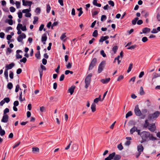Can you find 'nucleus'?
Returning <instances> with one entry per match:
<instances>
[{
    "label": "nucleus",
    "instance_id": "37998d69",
    "mask_svg": "<svg viewBox=\"0 0 160 160\" xmlns=\"http://www.w3.org/2000/svg\"><path fill=\"white\" fill-rule=\"evenodd\" d=\"M136 46V45H132L129 47L127 48V49H134Z\"/></svg>",
    "mask_w": 160,
    "mask_h": 160
},
{
    "label": "nucleus",
    "instance_id": "473e14b6",
    "mask_svg": "<svg viewBox=\"0 0 160 160\" xmlns=\"http://www.w3.org/2000/svg\"><path fill=\"white\" fill-rule=\"evenodd\" d=\"M98 35V32L97 30H95L92 33V36L94 37H96Z\"/></svg>",
    "mask_w": 160,
    "mask_h": 160
},
{
    "label": "nucleus",
    "instance_id": "4d7b16f0",
    "mask_svg": "<svg viewBox=\"0 0 160 160\" xmlns=\"http://www.w3.org/2000/svg\"><path fill=\"white\" fill-rule=\"evenodd\" d=\"M46 108L43 106H42L40 107V110L41 112H43L45 111Z\"/></svg>",
    "mask_w": 160,
    "mask_h": 160
},
{
    "label": "nucleus",
    "instance_id": "c9c22d12",
    "mask_svg": "<svg viewBox=\"0 0 160 160\" xmlns=\"http://www.w3.org/2000/svg\"><path fill=\"white\" fill-rule=\"evenodd\" d=\"M108 4L112 7H114V2L111 0L109 1L108 2Z\"/></svg>",
    "mask_w": 160,
    "mask_h": 160
},
{
    "label": "nucleus",
    "instance_id": "72a5a7b5",
    "mask_svg": "<svg viewBox=\"0 0 160 160\" xmlns=\"http://www.w3.org/2000/svg\"><path fill=\"white\" fill-rule=\"evenodd\" d=\"M118 49V47L117 46H114L112 49V51L114 52V53H116Z\"/></svg>",
    "mask_w": 160,
    "mask_h": 160
},
{
    "label": "nucleus",
    "instance_id": "f704fd0d",
    "mask_svg": "<svg viewBox=\"0 0 160 160\" xmlns=\"http://www.w3.org/2000/svg\"><path fill=\"white\" fill-rule=\"evenodd\" d=\"M9 111V109L8 108H6L3 111V115H6V114Z\"/></svg>",
    "mask_w": 160,
    "mask_h": 160
},
{
    "label": "nucleus",
    "instance_id": "7ed1b4c3",
    "mask_svg": "<svg viewBox=\"0 0 160 160\" xmlns=\"http://www.w3.org/2000/svg\"><path fill=\"white\" fill-rule=\"evenodd\" d=\"M150 133L149 132L145 131H142L141 132V137L142 139H145L147 140L150 136Z\"/></svg>",
    "mask_w": 160,
    "mask_h": 160
},
{
    "label": "nucleus",
    "instance_id": "f8f14e48",
    "mask_svg": "<svg viewBox=\"0 0 160 160\" xmlns=\"http://www.w3.org/2000/svg\"><path fill=\"white\" fill-rule=\"evenodd\" d=\"M22 25L20 23H18V24L17 27V29L18 30L17 32V34L18 35L22 33V32L20 30L21 28H22Z\"/></svg>",
    "mask_w": 160,
    "mask_h": 160
},
{
    "label": "nucleus",
    "instance_id": "bb28decb",
    "mask_svg": "<svg viewBox=\"0 0 160 160\" xmlns=\"http://www.w3.org/2000/svg\"><path fill=\"white\" fill-rule=\"evenodd\" d=\"M4 75L6 79H8V70H7V69H5L4 72Z\"/></svg>",
    "mask_w": 160,
    "mask_h": 160
},
{
    "label": "nucleus",
    "instance_id": "2eb2a0df",
    "mask_svg": "<svg viewBox=\"0 0 160 160\" xmlns=\"http://www.w3.org/2000/svg\"><path fill=\"white\" fill-rule=\"evenodd\" d=\"M110 78H108L105 79H102L101 80V82L103 84L107 83L110 81Z\"/></svg>",
    "mask_w": 160,
    "mask_h": 160
},
{
    "label": "nucleus",
    "instance_id": "4be33fe9",
    "mask_svg": "<svg viewBox=\"0 0 160 160\" xmlns=\"http://www.w3.org/2000/svg\"><path fill=\"white\" fill-rule=\"evenodd\" d=\"M77 10L79 11L78 16L80 17L83 12V11H82V8H78Z\"/></svg>",
    "mask_w": 160,
    "mask_h": 160
},
{
    "label": "nucleus",
    "instance_id": "ddd939ff",
    "mask_svg": "<svg viewBox=\"0 0 160 160\" xmlns=\"http://www.w3.org/2000/svg\"><path fill=\"white\" fill-rule=\"evenodd\" d=\"M75 88V86L74 85H72L70 88H69L68 91V92L70 93L71 95H72L73 93Z\"/></svg>",
    "mask_w": 160,
    "mask_h": 160
},
{
    "label": "nucleus",
    "instance_id": "052dcab7",
    "mask_svg": "<svg viewBox=\"0 0 160 160\" xmlns=\"http://www.w3.org/2000/svg\"><path fill=\"white\" fill-rule=\"evenodd\" d=\"M158 32V31L157 28H154L152 29V30L151 31V32L152 33H156Z\"/></svg>",
    "mask_w": 160,
    "mask_h": 160
},
{
    "label": "nucleus",
    "instance_id": "ea45409f",
    "mask_svg": "<svg viewBox=\"0 0 160 160\" xmlns=\"http://www.w3.org/2000/svg\"><path fill=\"white\" fill-rule=\"evenodd\" d=\"M148 40V38L146 37H144L142 38V41L144 42H146Z\"/></svg>",
    "mask_w": 160,
    "mask_h": 160
},
{
    "label": "nucleus",
    "instance_id": "4c0bfd02",
    "mask_svg": "<svg viewBox=\"0 0 160 160\" xmlns=\"http://www.w3.org/2000/svg\"><path fill=\"white\" fill-rule=\"evenodd\" d=\"M35 57L38 59H40V52L39 51L38 52L36 53L35 54Z\"/></svg>",
    "mask_w": 160,
    "mask_h": 160
},
{
    "label": "nucleus",
    "instance_id": "79ce46f5",
    "mask_svg": "<svg viewBox=\"0 0 160 160\" xmlns=\"http://www.w3.org/2000/svg\"><path fill=\"white\" fill-rule=\"evenodd\" d=\"M38 18L37 17H34V20L33 22V23L34 24H35L36 22L38 21Z\"/></svg>",
    "mask_w": 160,
    "mask_h": 160
},
{
    "label": "nucleus",
    "instance_id": "b1692460",
    "mask_svg": "<svg viewBox=\"0 0 160 160\" xmlns=\"http://www.w3.org/2000/svg\"><path fill=\"white\" fill-rule=\"evenodd\" d=\"M149 123L148 122V120L146 119L145 121V122L144 124L143 127L144 128H147L149 126Z\"/></svg>",
    "mask_w": 160,
    "mask_h": 160
},
{
    "label": "nucleus",
    "instance_id": "f03ea898",
    "mask_svg": "<svg viewBox=\"0 0 160 160\" xmlns=\"http://www.w3.org/2000/svg\"><path fill=\"white\" fill-rule=\"evenodd\" d=\"M92 76V74H89L86 78L85 80V88L87 89L90 86L91 82V77Z\"/></svg>",
    "mask_w": 160,
    "mask_h": 160
},
{
    "label": "nucleus",
    "instance_id": "58836bf2",
    "mask_svg": "<svg viewBox=\"0 0 160 160\" xmlns=\"http://www.w3.org/2000/svg\"><path fill=\"white\" fill-rule=\"evenodd\" d=\"M10 10L11 12H15L16 9L14 7L12 6L10 8Z\"/></svg>",
    "mask_w": 160,
    "mask_h": 160
},
{
    "label": "nucleus",
    "instance_id": "e433bc0d",
    "mask_svg": "<svg viewBox=\"0 0 160 160\" xmlns=\"http://www.w3.org/2000/svg\"><path fill=\"white\" fill-rule=\"evenodd\" d=\"M66 34V33H64L62 34V36L60 37V39L61 40H63L66 37V36L65 35Z\"/></svg>",
    "mask_w": 160,
    "mask_h": 160
},
{
    "label": "nucleus",
    "instance_id": "0e129e2a",
    "mask_svg": "<svg viewBox=\"0 0 160 160\" xmlns=\"http://www.w3.org/2000/svg\"><path fill=\"white\" fill-rule=\"evenodd\" d=\"M20 142H18L14 144V145L13 146V148H16L17 147H18L20 144Z\"/></svg>",
    "mask_w": 160,
    "mask_h": 160
},
{
    "label": "nucleus",
    "instance_id": "680f3d73",
    "mask_svg": "<svg viewBox=\"0 0 160 160\" xmlns=\"http://www.w3.org/2000/svg\"><path fill=\"white\" fill-rule=\"evenodd\" d=\"M64 77H65V76H64V74H62L60 78V79H59L60 81H63L64 79Z\"/></svg>",
    "mask_w": 160,
    "mask_h": 160
},
{
    "label": "nucleus",
    "instance_id": "0eeeda50",
    "mask_svg": "<svg viewBox=\"0 0 160 160\" xmlns=\"http://www.w3.org/2000/svg\"><path fill=\"white\" fill-rule=\"evenodd\" d=\"M26 38V35L24 33H22L17 38V40L19 42H22L23 38Z\"/></svg>",
    "mask_w": 160,
    "mask_h": 160
},
{
    "label": "nucleus",
    "instance_id": "774afa93",
    "mask_svg": "<svg viewBox=\"0 0 160 160\" xmlns=\"http://www.w3.org/2000/svg\"><path fill=\"white\" fill-rule=\"evenodd\" d=\"M5 132L4 130H2L0 131V135L2 136H3L5 134Z\"/></svg>",
    "mask_w": 160,
    "mask_h": 160
},
{
    "label": "nucleus",
    "instance_id": "393cba45",
    "mask_svg": "<svg viewBox=\"0 0 160 160\" xmlns=\"http://www.w3.org/2000/svg\"><path fill=\"white\" fill-rule=\"evenodd\" d=\"M132 66L133 64L132 63H131L129 64L128 69L127 71L128 73L129 72L131 71V70L132 68Z\"/></svg>",
    "mask_w": 160,
    "mask_h": 160
},
{
    "label": "nucleus",
    "instance_id": "2f4dec72",
    "mask_svg": "<svg viewBox=\"0 0 160 160\" xmlns=\"http://www.w3.org/2000/svg\"><path fill=\"white\" fill-rule=\"evenodd\" d=\"M5 22L8 23L10 25H11L13 24V20L12 19H8L7 21H5Z\"/></svg>",
    "mask_w": 160,
    "mask_h": 160
},
{
    "label": "nucleus",
    "instance_id": "5fc2aeb1",
    "mask_svg": "<svg viewBox=\"0 0 160 160\" xmlns=\"http://www.w3.org/2000/svg\"><path fill=\"white\" fill-rule=\"evenodd\" d=\"M11 49L10 48H8L7 49V50L6 51V54L7 55H9L11 53Z\"/></svg>",
    "mask_w": 160,
    "mask_h": 160
},
{
    "label": "nucleus",
    "instance_id": "69168bd1",
    "mask_svg": "<svg viewBox=\"0 0 160 160\" xmlns=\"http://www.w3.org/2000/svg\"><path fill=\"white\" fill-rule=\"evenodd\" d=\"M18 17L19 18H21L22 17V14L21 12H19L18 13Z\"/></svg>",
    "mask_w": 160,
    "mask_h": 160
},
{
    "label": "nucleus",
    "instance_id": "3c124183",
    "mask_svg": "<svg viewBox=\"0 0 160 160\" xmlns=\"http://www.w3.org/2000/svg\"><path fill=\"white\" fill-rule=\"evenodd\" d=\"M27 59L26 58L24 57L22 59H21L20 60V62H23L24 63H25L27 61Z\"/></svg>",
    "mask_w": 160,
    "mask_h": 160
},
{
    "label": "nucleus",
    "instance_id": "a19ab883",
    "mask_svg": "<svg viewBox=\"0 0 160 160\" xmlns=\"http://www.w3.org/2000/svg\"><path fill=\"white\" fill-rule=\"evenodd\" d=\"M106 18L107 17L105 15H102L101 17V20L102 21L103 20H106Z\"/></svg>",
    "mask_w": 160,
    "mask_h": 160
},
{
    "label": "nucleus",
    "instance_id": "13d9d810",
    "mask_svg": "<svg viewBox=\"0 0 160 160\" xmlns=\"http://www.w3.org/2000/svg\"><path fill=\"white\" fill-rule=\"evenodd\" d=\"M16 58L17 59L21 58L22 57V55H20L19 53H16Z\"/></svg>",
    "mask_w": 160,
    "mask_h": 160
},
{
    "label": "nucleus",
    "instance_id": "412c9836",
    "mask_svg": "<svg viewBox=\"0 0 160 160\" xmlns=\"http://www.w3.org/2000/svg\"><path fill=\"white\" fill-rule=\"evenodd\" d=\"M149 139L150 140L154 141L156 140H157V139L155 137H154L153 135L152 134H150V136L149 137Z\"/></svg>",
    "mask_w": 160,
    "mask_h": 160
},
{
    "label": "nucleus",
    "instance_id": "c85d7f7f",
    "mask_svg": "<svg viewBox=\"0 0 160 160\" xmlns=\"http://www.w3.org/2000/svg\"><path fill=\"white\" fill-rule=\"evenodd\" d=\"M140 94L142 95L144 94V91L143 88L142 87H141L140 88V91H139Z\"/></svg>",
    "mask_w": 160,
    "mask_h": 160
},
{
    "label": "nucleus",
    "instance_id": "6e6552de",
    "mask_svg": "<svg viewBox=\"0 0 160 160\" xmlns=\"http://www.w3.org/2000/svg\"><path fill=\"white\" fill-rule=\"evenodd\" d=\"M134 112L136 115L140 116L141 115V112L138 108V105L136 106L135 108Z\"/></svg>",
    "mask_w": 160,
    "mask_h": 160
},
{
    "label": "nucleus",
    "instance_id": "a211bd4d",
    "mask_svg": "<svg viewBox=\"0 0 160 160\" xmlns=\"http://www.w3.org/2000/svg\"><path fill=\"white\" fill-rule=\"evenodd\" d=\"M96 104L94 103H93L91 106V109L92 112H94L96 111Z\"/></svg>",
    "mask_w": 160,
    "mask_h": 160
},
{
    "label": "nucleus",
    "instance_id": "9d476101",
    "mask_svg": "<svg viewBox=\"0 0 160 160\" xmlns=\"http://www.w3.org/2000/svg\"><path fill=\"white\" fill-rule=\"evenodd\" d=\"M8 116L7 114L3 115L1 120V122L4 123L7 122L8 121Z\"/></svg>",
    "mask_w": 160,
    "mask_h": 160
},
{
    "label": "nucleus",
    "instance_id": "1a4fd4ad",
    "mask_svg": "<svg viewBox=\"0 0 160 160\" xmlns=\"http://www.w3.org/2000/svg\"><path fill=\"white\" fill-rule=\"evenodd\" d=\"M148 129L152 132H154L156 129L155 124L152 123L150 124L148 127Z\"/></svg>",
    "mask_w": 160,
    "mask_h": 160
},
{
    "label": "nucleus",
    "instance_id": "338daca9",
    "mask_svg": "<svg viewBox=\"0 0 160 160\" xmlns=\"http://www.w3.org/2000/svg\"><path fill=\"white\" fill-rule=\"evenodd\" d=\"M145 14L144 15V17L145 18H147L149 16V12H144Z\"/></svg>",
    "mask_w": 160,
    "mask_h": 160
},
{
    "label": "nucleus",
    "instance_id": "f257e3e1",
    "mask_svg": "<svg viewBox=\"0 0 160 160\" xmlns=\"http://www.w3.org/2000/svg\"><path fill=\"white\" fill-rule=\"evenodd\" d=\"M121 156L118 154L116 155L115 152H113L109 155V156L106 158L105 160H111L113 159L114 160H119L121 159Z\"/></svg>",
    "mask_w": 160,
    "mask_h": 160
},
{
    "label": "nucleus",
    "instance_id": "49530a36",
    "mask_svg": "<svg viewBox=\"0 0 160 160\" xmlns=\"http://www.w3.org/2000/svg\"><path fill=\"white\" fill-rule=\"evenodd\" d=\"M32 151L33 152H39V149L38 148H37V147L33 148H32Z\"/></svg>",
    "mask_w": 160,
    "mask_h": 160
},
{
    "label": "nucleus",
    "instance_id": "a878e982",
    "mask_svg": "<svg viewBox=\"0 0 160 160\" xmlns=\"http://www.w3.org/2000/svg\"><path fill=\"white\" fill-rule=\"evenodd\" d=\"M138 18L137 17L135 18L134 19L132 20V23L133 25H135L136 24L137 21L138 20Z\"/></svg>",
    "mask_w": 160,
    "mask_h": 160
},
{
    "label": "nucleus",
    "instance_id": "423d86ee",
    "mask_svg": "<svg viewBox=\"0 0 160 160\" xmlns=\"http://www.w3.org/2000/svg\"><path fill=\"white\" fill-rule=\"evenodd\" d=\"M105 64V61H102L99 64L98 69V72L99 73H100L102 71Z\"/></svg>",
    "mask_w": 160,
    "mask_h": 160
},
{
    "label": "nucleus",
    "instance_id": "dca6fc26",
    "mask_svg": "<svg viewBox=\"0 0 160 160\" xmlns=\"http://www.w3.org/2000/svg\"><path fill=\"white\" fill-rule=\"evenodd\" d=\"M150 31V29L148 28H145L142 30V32L144 33L149 32Z\"/></svg>",
    "mask_w": 160,
    "mask_h": 160
},
{
    "label": "nucleus",
    "instance_id": "bf43d9fd",
    "mask_svg": "<svg viewBox=\"0 0 160 160\" xmlns=\"http://www.w3.org/2000/svg\"><path fill=\"white\" fill-rule=\"evenodd\" d=\"M9 77L11 79H13V73L11 71L10 72Z\"/></svg>",
    "mask_w": 160,
    "mask_h": 160
},
{
    "label": "nucleus",
    "instance_id": "e2e57ef3",
    "mask_svg": "<svg viewBox=\"0 0 160 160\" xmlns=\"http://www.w3.org/2000/svg\"><path fill=\"white\" fill-rule=\"evenodd\" d=\"M20 88L19 85L18 84L16 86L15 91L16 92H18Z\"/></svg>",
    "mask_w": 160,
    "mask_h": 160
},
{
    "label": "nucleus",
    "instance_id": "f3484780",
    "mask_svg": "<svg viewBox=\"0 0 160 160\" xmlns=\"http://www.w3.org/2000/svg\"><path fill=\"white\" fill-rule=\"evenodd\" d=\"M47 39V35L46 33H44L43 34L42 36L41 41H46Z\"/></svg>",
    "mask_w": 160,
    "mask_h": 160
},
{
    "label": "nucleus",
    "instance_id": "cd10ccee",
    "mask_svg": "<svg viewBox=\"0 0 160 160\" xmlns=\"http://www.w3.org/2000/svg\"><path fill=\"white\" fill-rule=\"evenodd\" d=\"M47 8H46V11L47 13H49L51 10V7L50 6V5L49 4H47Z\"/></svg>",
    "mask_w": 160,
    "mask_h": 160
},
{
    "label": "nucleus",
    "instance_id": "5701e85b",
    "mask_svg": "<svg viewBox=\"0 0 160 160\" xmlns=\"http://www.w3.org/2000/svg\"><path fill=\"white\" fill-rule=\"evenodd\" d=\"M152 76H153L152 79H153L154 78H156L158 77H160V74H159L158 73L154 72L153 73Z\"/></svg>",
    "mask_w": 160,
    "mask_h": 160
},
{
    "label": "nucleus",
    "instance_id": "8fccbe9b",
    "mask_svg": "<svg viewBox=\"0 0 160 160\" xmlns=\"http://www.w3.org/2000/svg\"><path fill=\"white\" fill-rule=\"evenodd\" d=\"M3 100L5 101V102H6V103H8L10 101V99L9 98H5Z\"/></svg>",
    "mask_w": 160,
    "mask_h": 160
},
{
    "label": "nucleus",
    "instance_id": "c756f323",
    "mask_svg": "<svg viewBox=\"0 0 160 160\" xmlns=\"http://www.w3.org/2000/svg\"><path fill=\"white\" fill-rule=\"evenodd\" d=\"M13 87V85L11 82H9L8 83L7 85V88L9 89H11Z\"/></svg>",
    "mask_w": 160,
    "mask_h": 160
},
{
    "label": "nucleus",
    "instance_id": "864d4df0",
    "mask_svg": "<svg viewBox=\"0 0 160 160\" xmlns=\"http://www.w3.org/2000/svg\"><path fill=\"white\" fill-rule=\"evenodd\" d=\"M118 148L119 150H121L123 149V147L121 144H120L118 146Z\"/></svg>",
    "mask_w": 160,
    "mask_h": 160
},
{
    "label": "nucleus",
    "instance_id": "de8ad7c7",
    "mask_svg": "<svg viewBox=\"0 0 160 160\" xmlns=\"http://www.w3.org/2000/svg\"><path fill=\"white\" fill-rule=\"evenodd\" d=\"M100 54L102 55L103 57H106V55L104 53V51L103 50L101 51Z\"/></svg>",
    "mask_w": 160,
    "mask_h": 160
},
{
    "label": "nucleus",
    "instance_id": "603ef678",
    "mask_svg": "<svg viewBox=\"0 0 160 160\" xmlns=\"http://www.w3.org/2000/svg\"><path fill=\"white\" fill-rule=\"evenodd\" d=\"M15 4L17 8H20V2L18 1H16L15 3Z\"/></svg>",
    "mask_w": 160,
    "mask_h": 160
},
{
    "label": "nucleus",
    "instance_id": "7c9ffc66",
    "mask_svg": "<svg viewBox=\"0 0 160 160\" xmlns=\"http://www.w3.org/2000/svg\"><path fill=\"white\" fill-rule=\"evenodd\" d=\"M132 115V112L131 111H129L126 115V118H128L129 116Z\"/></svg>",
    "mask_w": 160,
    "mask_h": 160
},
{
    "label": "nucleus",
    "instance_id": "4468645a",
    "mask_svg": "<svg viewBox=\"0 0 160 160\" xmlns=\"http://www.w3.org/2000/svg\"><path fill=\"white\" fill-rule=\"evenodd\" d=\"M137 149L138 152H143L144 149L143 147L142 144H139L138 146Z\"/></svg>",
    "mask_w": 160,
    "mask_h": 160
},
{
    "label": "nucleus",
    "instance_id": "09e8293b",
    "mask_svg": "<svg viewBox=\"0 0 160 160\" xmlns=\"http://www.w3.org/2000/svg\"><path fill=\"white\" fill-rule=\"evenodd\" d=\"M26 3L27 4V6L28 5L30 7L31 6V5L32 4V2L31 1H26Z\"/></svg>",
    "mask_w": 160,
    "mask_h": 160
},
{
    "label": "nucleus",
    "instance_id": "6ab92c4d",
    "mask_svg": "<svg viewBox=\"0 0 160 160\" xmlns=\"http://www.w3.org/2000/svg\"><path fill=\"white\" fill-rule=\"evenodd\" d=\"M137 128L136 127L134 126L130 130V133L131 134H132L133 132L136 131L137 130Z\"/></svg>",
    "mask_w": 160,
    "mask_h": 160
},
{
    "label": "nucleus",
    "instance_id": "c03bdc74",
    "mask_svg": "<svg viewBox=\"0 0 160 160\" xmlns=\"http://www.w3.org/2000/svg\"><path fill=\"white\" fill-rule=\"evenodd\" d=\"M35 12L37 14H39L40 13L41 9L39 8H37L35 10Z\"/></svg>",
    "mask_w": 160,
    "mask_h": 160
},
{
    "label": "nucleus",
    "instance_id": "aec40b11",
    "mask_svg": "<svg viewBox=\"0 0 160 160\" xmlns=\"http://www.w3.org/2000/svg\"><path fill=\"white\" fill-rule=\"evenodd\" d=\"M78 146L76 144H73L72 147V150L74 151H76L78 149Z\"/></svg>",
    "mask_w": 160,
    "mask_h": 160
},
{
    "label": "nucleus",
    "instance_id": "39448f33",
    "mask_svg": "<svg viewBox=\"0 0 160 160\" xmlns=\"http://www.w3.org/2000/svg\"><path fill=\"white\" fill-rule=\"evenodd\" d=\"M160 114V112L157 111L155 112L153 114H149L148 116V117L151 119L157 118L159 116Z\"/></svg>",
    "mask_w": 160,
    "mask_h": 160
},
{
    "label": "nucleus",
    "instance_id": "9b49d317",
    "mask_svg": "<svg viewBox=\"0 0 160 160\" xmlns=\"http://www.w3.org/2000/svg\"><path fill=\"white\" fill-rule=\"evenodd\" d=\"M15 65V64L13 62H12L9 64H7L5 66L6 69L8 70V69H11Z\"/></svg>",
    "mask_w": 160,
    "mask_h": 160
},
{
    "label": "nucleus",
    "instance_id": "20e7f679",
    "mask_svg": "<svg viewBox=\"0 0 160 160\" xmlns=\"http://www.w3.org/2000/svg\"><path fill=\"white\" fill-rule=\"evenodd\" d=\"M97 62V59L96 58H94L92 60L91 63H90L89 68L88 70H92L93 67L95 66Z\"/></svg>",
    "mask_w": 160,
    "mask_h": 160
},
{
    "label": "nucleus",
    "instance_id": "6e6d98bb",
    "mask_svg": "<svg viewBox=\"0 0 160 160\" xmlns=\"http://www.w3.org/2000/svg\"><path fill=\"white\" fill-rule=\"evenodd\" d=\"M157 18L158 22H160V12H158L157 15Z\"/></svg>",
    "mask_w": 160,
    "mask_h": 160
},
{
    "label": "nucleus",
    "instance_id": "a18cd8bd",
    "mask_svg": "<svg viewBox=\"0 0 160 160\" xmlns=\"http://www.w3.org/2000/svg\"><path fill=\"white\" fill-rule=\"evenodd\" d=\"M66 66L67 69H70L72 67V64L70 62H68Z\"/></svg>",
    "mask_w": 160,
    "mask_h": 160
}]
</instances>
